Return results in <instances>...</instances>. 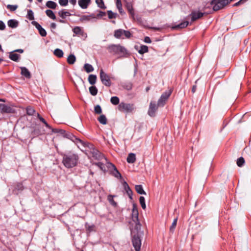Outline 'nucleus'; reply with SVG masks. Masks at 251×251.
Instances as JSON below:
<instances>
[{"label":"nucleus","instance_id":"38","mask_svg":"<svg viewBox=\"0 0 251 251\" xmlns=\"http://www.w3.org/2000/svg\"><path fill=\"white\" fill-rule=\"evenodd\" d=\"M73 31L75 34L76 35H82L83 34V31L81 28L79 26H75V27Z\"/></svg>","mask_w":251,"mask_h":251},{"label":"nucleus","instance_id":"56","mask_svg":"<svg viewBox=\"0 0 251 251\" xmlns=\"http://www.w3.org/2000/svg\"><path fill=\"white\" fill-rule=\"evenodd\" d=\"M116 6H117L118 10H122V4L121 0H116Z\"/></svg>","mask_w":251,"mask_h":251},{"label":"nucleus","instance_id":"34","mask_svg":"<svg viewBox=\"0 0 251 251\" xmlns=\"http://www.w3.org/2000/svg\"><path fill=\"white\" fill-rule=\"evenodd\" d=\"M148 51H149L148 47L145 45L141 46L140 49L138 50V52L141 54H143L145 53L148 52Z\"/></svg>","mask_w":251,"mask_h":251},{"label":"nucleus","instance_id":"10","mask_svg":"<svg viewBox=\"0 0 251 251\" xmlns=\"http://www.w3.org/2000/svg\"><path fill=\"white\" fill-rule=\"evenodd\" d=\"M107 167L109 169H112L111 170V174L114 176L115 177L117 178L121 179L122 178V175L119 171L116 168V166L111 163L107 162Z\"/></svg>","mask_w":251,"mask_h":251},{"label":"nucleus","instance_id":"44","mask_svg":"<svg viewBox=\"0 0 251 251\" xmlns=\"http://www.w3.org/2000/svg\"><path fill=\"white\" fill-rule=\"evenodd\" d=\"M111 102L114 105H117L119 103L120 100L116 96L112 97L110 99Z\"/></svg>","mask_w":251,"mask_h":251},{"label":"nucleus","instance_id":"54","mask_svg":"<svg viewBox=\"0 0 251 251\" xmlns=\"http://www.w3.org/2000/svg\"><path fill=\"white\" fill-rule=\"evenodd\" d=\"M31 23L36 27V28L38 30V31L39 30V29L42 28V26L36 21H33Z\"/></svg>","mask_w":251,"mask_h":251},{"label":"nucleus","instance_id":"43","mask_svg":"<svg viewBox=\"0 0 251 251\" xmlns=\"http://www.w3.org/2000/svg\"><path fill=\"white\" fill-rule=\"evenodd\" d=\"M123 87L128 90H131L132 88V84L131 82H126L123 85Z\"/></svg>","mask_w":251,"mask_h":251},{"label":"nucleus","instance_id":"40","mask_svg":"<svg viewBox=\"0 0 251 251\" xmlns=\"http://www.w3.org/2000/svg\"><path fill=\"white\" fill-rule=\"evenodd\" d=\"M177 222V218H176L174 220V221L172 224V225L170 227V230L171 232H174L175 229L176 228V226Z\"/></svg>","mask_w":251,"mask_h":251},{"label":"nucleus","instance_id":"46","mask_svg":"<svg viewBox=\"0 0 251 251\" xmlns=\"http://www.w3.org/2000/svg\"><path fill=\"white\" fill-rule=\"evenodd\" d=\"M85 226L86 228V230L89 232L94 231L95 227L94 225H89L87 223L85 224Z\"/></svg>","mask_w":251,"mask_h":251},{"label":"nucleus","instance_id":"14","mask_svg":"<svg viewBox=\"0 0 251 251\" xmlns=\"http://www.w3.org/2000/svg\"><path fill=\"white\" fill-rule=\"evenodd\" d=\"M204 13L200 11H193L189 15L191 18V22H193L200 18H201L204 15Z\"/></svg>","mask_w":251,"mask_h":251},{"label":"nucleus","instance_id":"29","mask_svg":"<svg viewBox=\"0 0 251 251\" xmlns=\"http://www.w3.org/2000/svg\"><path fill=\"white\" fill-rule=\"evenodd\" d=\"M97 76L95 75H90L88 77V81L90 84L93 85L96 83L97 80Z\"/></svg>","mask_w":251,"mask_h":251},{"label":"nucleus","instance_id":"17","mask_svg":"<svg viewBox=\"0 0 251 251\" xmlns=\"http://www.w3.org/2000/svg\"><path fill=\"white\" fill-rule=\"evenodd\" d=\"M91 2V0H78L79 6L82 9H86Z\"/></svg>","mask_w":251,"mask_h":251},{"label":"nucleus","instance_id":"28","mask_svg":"<svg viewBox=\"0 0 251 251\" xmlns=\"http://www.w3.org/2000/svg\"><path fill=\"white\" fill-rule=\"evenodd\" d=\"M67 62L68 64L72 65L75 63L76 60V58L74 54H71L67 58Z\"/></svg>","mask_w":251,"mask_h":251},{"label":"nucleus","instance_id":"21","mask_svg":"<svg viewBox=\"0 0 251 251\" xmlns=\"http://www.w3.org/2000/svg\"><path fill=\"white\" fill-rule=\"evenodd\" d=\"M44 133V131H42L39 126H37L34 127V129L31 132V135L33 137L41 135Z\"/></svg>","mask_w":251,"mask_h":251},{"label":"nucleus","instance_id":"16","mask_svg":"<svg viewBox=\"0 0 251 251\" xmlns=\"http://www.w3.org/2000/svg\"><path fill=\"white\" fill-rule=\"evenodd\" d=\"M51 131L53 133H59L60 135H62L64 137H67V138H69L71 136V135H70V134L67 133L66 132V131L64 129L52 128L51 129Z\"/></svg>","mask_w":251,"mask_h":251},{"label":"nucleus","instance_id":"37","mask_svg":"<svg viewBox=\"0 0 251 251\" xmlns=\"http://www.w3.org/2000/svg\"><path fill=\"white\" fill-rule=\"evenodd\" d=\"M99 122L102 124L105 125L107 123V119L104 115H101L98 118Z\"/></svg>","mask_w":251,"mask_h":251},{"label":"nucleus","instance_id":"2","mask_svg":"<svg viewBox=\"0 0 251 251\" xmlns=\"http://www.w3.org/2000/svg\"><path fill=\"white\" fill-rule=\"evenodd\" d=\"M140 229L137 230V233L134 234V231H131L132 235V245L135 249V251H140L141 246V236L142 234V232H140L138 230Z\"/></svg>","mask_w":251,"mask_h":251},{"label":"nucleus","instance_id":"64","mask_svg":"<svg viewBox=\"0 0 251 251\" xmlns=\"http://www.w3.org/2000/svg\"><path fill=\"white\" fill-rule=\"evenodd\" d=\"M196 89H197V85H193L192 87V92L193 93H194L196 92Z\"/></svg>","mask_w":251,"mask_h":251},{"label":"nucleus","instance_id":"18","mask_svg":"<svg viewBox=\"0 0 251 251\" xmlns=\"http://www.w3.org/2000/svg\"><path fill=\"white\" fill-rule=\"evenodd\" d=\"M126 7L132 19H134V9L132 6V4L130 2H127Z\"/></svg>","mask_w":251,"mask_h":251},{"label":"nucleus","instance_id":"61","mask_svg":"<svg viewBox=\"0 0 251 251\" xmlns=\"http://www.w3.org/2000/svg\"><path fill=\"white\" fill-rule=\"evenodd\" d=\"M144 42L147 43H151V41L149 37L146 36L144 38Z\"/></svg>","mask_w":251,"mask_h":251},{"label":"nucleus","instance_id":"19","mask_svg":"<svg viewBox=\"0 0 251 251\" xmlns=\"http://www.w3.org/2000/svg\"><path fill=\"white\" fill-rule=\"evenodd\" d=\"M96 18V16L94 14H91L89 15H82L79 20L81 22H83L84 21H89L92 19Z\"/></svg>","mask_w":251,"mask_h":251},{"label":"nucleus","instance_id":"51","mask_svg":"<svg viewBox=\"0 0 251 251\" xmlns=\"http://www.w3.org/2000/svg\"><path fill=\"white\" fill-rule=\"evenodd\" d=\"M6 7L7 9H9L11 11H14L18 8V6L16 5L11 4H8Z\"/></svg>","mask_w":251,"mask_h":251},{"label":"nucleus","instance_id":"25","mask_svg":"<svg viewBox=\"0 0 251 251\" xmlns=\"http://www.w3.org/2000/svg\"><path fill=\"white\" fill-rule=\"evenodd\" d=\"M189 25V22L188 21H184L181 22L179 24H178L174 26H173L174 29H178V28H183L188 26Z\"/></svg>","mask_w":251,"mask_h":251},{"label":"nucleus","instance_id":"35","mask_svg":"<svg viewBox=\"0 0 251 251\" xmlns=\"http://www.w3.org/2000/svg\"><path fill=\"white\" fill-rule=\"evenodd\" d=\"M57 5V4L53 1L50 0V1H47L46 3V6L50 8L51 9H55Z\"/></svg>","mask_w":251,"mask_h":251},{"label":"nucleus","instance_id":"23","mask_svg":"<svg viewBox=\"0 0 251 251\" xmlns=\"http://www.w3.org/2000/svg\"><path fill=\"white\" fill-rule=\"evenodd\" d=\"M126 161L128 163H133L136 161V156L133 153H130L128 154L126 158Z\"/></svg>","mask_w":251,"mask_h":251},{"label":"nucleus","instance_id":"49","mask_svg":"<svg viewBox=\"0 0 251 251\" xmlns=\"http://www.w3.org/2000/svg\"><path fill=\"white\" fill-rule=\"evenodd\" d=\"M108 18L110 19H115L116 17L117 14L113 12L111 10L107 11Z\"/></svg>","mask_w":251,"mask_h":251},{"label":"nucleus","instance_id":"36","mask_svg":"<svg viewBox=\"0 0 251 251\" xmlns=\"http://www.w3.org/2000/svg\"><path fill=\"white\" fill-rule=\"evenodd\" d=\"M26 113L28 115H33L35 113V110L31 106H28L26 108Z\"/></svg>","mask_w":251,"mask_h":251},{"label":"nucleus","instance_id":"57","mask_svg":"<svg viewBox=\"0 0 251 251\" xmlns=\"http://www.w3.org/2000/svg\"><path fill=\"white\" fill-rule=\"evenodd\" d=\"M59 3L62 6H66L68 3V0H59Z\"/></svg>","mask_w":251,"mask_h":251},{"label":"nucleus","instance_id":"63","mask_svg":"<svg viewBox=\"0 0 251 251\" xmlns=\"http://www.w3.org/2000/svg\"><path fill=\"white\" fill-rule=\"evenodd\" d=\"M43 124L45 125V126H46L47 128H48L49 129H51V130L52 129V128L51 127V126H50V125L47 123V122L46 121H45V123H44Z\"/></svg>","mask_w":251,"mask_h":251},{"label":"nucleus","instance_id":"45","mask_svg":"<svg viewBox=\"0 0 251 251\" xmlns=\"http://www.w3.org/2000/svg\"><path fill=\"white\" fill-rule=\"evenodd\" d=\"M139 202L141 205L142 208L143 209H145L146 208V203H145V199L144 197L141 196L139 198Z\"/></svg>","mask_w":251,"mask_h":251},{"label":"nucleus","instance_id":"59","mask_svg":"<svg viewBox=\"0 0 251 251\" xmlns=\"http://www.w3.org/2000/svg\"><path fill=\"white\" fill-rule=\"evenodd\" d=\"M105 15H106V13L105 12L100 11H99V14H98L96 16V18H99V17H102L105 16Z\"/></svg>","mask_w":251,"mask_h":251},{"label":"nucleus","instance_id":"8","mask_svg":"<svg viewBox=\"0 0 251 251\" xmlns=\"http://www.w3.org/2000/svg\"><path fill=\"white\" fill-rule=\"evenodd\" d=\"M172 93V91L171 90H170L168 91H165L164 92L159 99L158 101H157V105L158 106L160 107H163L164 106L165 104L166 103V102L167 101V100L169 98V97L171 96V94Z\"/></svg>","mask_w":251,"mask_h":251},{"label":"nucleus","instance_id":"48","mask_svg":"<svg viewBox=\"0 0 251 251\" xmlns=\"http://www.w3.org/2000/svg\"><path fill=\"white\" fill-rule=\"evenodd\" d=\"M73 138L75 139L74 140H73V141L74 142H75L76 144H80L81 145H82L84 147H85L86 146V143H84L83 141H82L81 140L78 139V138H77L75 136H73Z\"/></svg>","mask_w":251,"mask_h":251},{"label":"nucleus","instance_id":"62","mask_svg":"<svg viewBox=\"0 0 251 251\" xmlns=\"http://www.w3.org/2000/svg\"><path fill=\"white\" fill-rule=\"evenodd\" d=\"M37 118L43 123H45L46 121L45 120L43 117H42L39 113H37Z\"/></svg>","mask_w":251,"mask_h":251},{"label":"nucleus","instance_id":"12","mask_svg":"<svg viewBox=\"0 0 251 251\" xmlns=\"http://www.w3.org/2000/svg\"><path fill=\"white\" fill-rule=\"evenodd\" d=\"M13 187L12 191L13 193L15 195H18L19 193L24 189V187L22 182H16L13 184Z\"/></svg>","mask_w":251,"mask_h":251},{"label":"nucleus","instance_id":"22","mask_svg":"<svg viewBox=\"0 0 251 251\" xmlns=\"http://www.w3.org/2000/svg\"><path fill=\"white\" fill-rule=\"evenodd\" d=\"M7 25L10 27L14 28L18 26L19 22L16 20L11 19L8 21Z\"/></svg>","mask_w":251,"mask_h":251},{"label":"nucleus","instance_id":"24","mask_svg":"<svg viewBox=\"0 0 251 251\" xmlns=\"http://www.w3.org/2000/svg\"><path fill=\"white\" fill-rule=\"evenodd\" d=\"M20 55L18 54L14 53V52H11L9 54V58L14 61L17 62L19 61Z\"/></svg>","mask_w":251,"mask_h":251},{"label":"nucleus","instance_id":"5","mask_svg":"<svg viewBox=\"0 0 251 251\" xmlns=\"http://www.w3.org/2000/svg\"><path fill=\"white\" fill-rule=\"evenodd\" d=\"M230 3L228 0H212L211 4L213 6L214 11H218L223 8Z\"/></svg>","mask_w":251,"mask_h":251},{"label":"nucleus","instance_id":"32","mask_svg":"<svg viewBox=\"0 0 251 251\" xmlns=\"http://www.w3.org/2000/svg\"><path fill=\"white\" fill-rule=\"evenodd\" d=\"M45 12L47 15L50 19L54 20L56 19V16L52 10L48 9L46 10Z\"/></svg>","mask_w":251,"mask_h":251},{"label":"nucleus","instance_id":"42","mask_svg":"<svg viewBox=\"0 0 251 251\" xmlns=\"http://www.w3.org/2000/svg\"><path fill=\"white\" fill-rule=\"evenodd\" d=\"M96 2L97 4L98 7H99L100 8L103 9H106V7L104 4L103 0H96Z\"/></svg>","mask_w":251,"mask_h":251},{"label":"nucleus","instance_id":"1","mask_svg":"<svg viewBox=\"0 0 251 251\" xmlns=\"http://www.w3.org/2000/svg\"><path fill=\"white\" fill-rule=\"evenodd\" d=\"M62 163L67 168H72L76 166L79 159L77 154L70 151L62 154Z\"/></svg>","mask_w":251,"mask_h":251},{"label":"nucleus","instance_id":"13","mask_svg":"<svg viewBox=\"0 0 251 251\" xmlns=\"http://www.w3.org/2000/svg\"><path fill=\"white\" fill-rule=\"evenodd\" d=\"M158 105H156L155 102L151 101L150 104L149 108L148 110V114L151 117L155 116V113L158 109Z\"/></svg>","mask_w":251,"mask_h":251},{"label":"nucleus","instance_id":"30","mask_svg":"<svg viewBox=\"0 0 251 251\" xmlns=\"http://www.w3.org/2000/svg\"><path fill=\"white\" fill-rule=\"evenodd\" d=\"M115 195H109L107 197V200L109 201V203L113 205V206H116L117 205V203L116 202H115L113 198L115 197Z\"/></svg>","mask_w":251,"mask_h":251},{"label":"nucleus","instance_id":"41","mask_svg":"<svg viewBox=\"0 0 251 251\" xmlns=\"http://www.w3.org/2000/svg\"><path fill=\"white\" fill-rule=\"evenodd\" d=\"M245 162L244 158L243 157H240L237 159L236 163L238 166L241 167L244 165Z\"/></svg>","mask_w":251,"mask_h":251},{"label":"nucleus","instance_id":"33","mask_svg":"<svg viewBox=\"0 0 251 251\" xmlns=\"http://www.w3.org/2000/svg\"><path fill=\"white\" fill-rule=\"evenodd\" d=\"M53 53L56 56L58 57V58L62 57L64 54L63 51L59 49H55L54 50Z\"/></svg>","mask_w":251,"mask_h":251},{"label":"nucleus","instance_id":"20","mask_svg":"<svg viewBox=\"0 0 251 251\" xmlns=\"http://www.w3.org/2000/svg\"><path fill=\"white\" fill-rule=\"evenodd\" d=\"M20 69L21 70L22 75L25 76L27 78H30L31 77V74L26 68L25 67H20Z\"/></svg>","mask_w":251,"mask_h":251},{"label":"nucleus","instance_id":"53","mask_svg":"<svg viewBox=\"0 0 251 251\" xmlns=\"http://www.w3.org/2000/svg\"><path fill=\"white\" fill-rule=\"evenodd\" d=\"M40 35L42 37H45L47 35V32L43 27L38 31Z\"/></svg>","mask_w":251,"mask_h":251},{"label":"nucleus","instance_id":"58","mask_svg":"<svg viewBox=\"0 0 251 251\" xmlns=\"http://www.w3.org/2000/svg\"><path fill=\"white\" fill-rule=\"evenodd\" d=\"M245 1H244V0H240L239 1H238V2L235 3L233 5V6L234 7H237V6H238L241 4H243L244 3H245Z\"/></svg>","mask_w":251,"mask_h":251},{"label":"nucleus","instance_id":"26","mask_svg":"<svg viewBox=\"0 0 251 251\" xmlns=\"http://www.w3.org/2000/svg\"><path fill=\"white\" fill-rule=\"evenodd\" d=\"M136 191L141 195H146V192L144 190L142 185H136L135 186Z\"/></svg>","mask_w":251,"mask_h":251},{"label":"nucleus","instance_id":"9","mask_svg":"<svg viewBox=\"0 0 251 251\" xmlns=\"http://www.w3.org/2000/svg\"><path fill=\"white\" fill-rule=\"evenodd\" d=\"M123 35H124L126 38H129L131 36V33L128 30L119 29L115 30L114 31V36L116 38L120 39L122 38Z\"/></svg>","mask_w":251,"mask_h":251},{"label":"nucleus","instance_id":"55","mask_svg":"<svg viewBox=\"0 0 251 251\" xmlns=\"http://www.w3.org/2000/svg\"><path fill=\"white\" fill-rule=\"evenodd\" d=\"M31 23L36 27V28L38 30V31L39 30V29L42 28V26L36 21H33Z\"/></svg>","mask_w":251,"mask_h":251},{"label":"nucleus","instance_id":"4","mask_svg":"<svg viewBox=\"0 0 251 251\" xmlns=\"http://www.w3.org/2000/svg\"><path fill=\"white\" fill-rule=\"evenodd\" d=\"M138 210L136 203H133L132 210V219L135 224V229H138L141 228V224L138 219Z\"/></svg>","mask_w":251,"mask_h":251},{"label":"nucleus","instance_id":"47","mask_svg":"<svg viewBox=\"0 0 251 251\" xmlns=\"http://www.w3.org/2000/svg\"><path fill=\"white\" fill-rule=\"evenodd\" d=\"M27 18H28L29 20H33L34 19V14L33 11L29 9L27 10Z\"/></svg>","mask_w":251,"mask_h":251},{"label":"nucleus","instance_id":"7","mask_svg":"<svg viewBox=\"0 0 251 251\" xmlns=\"http://www.w3.org/2000/svg\"><path fill=\"white\" fill-rule=\"evenodd\" d=\"M100 77L102 83L106 87H110L111 85V81L109 75L105 73L103 69L100 70Z\"/></svg>","mask_w":251,"mask_h":251},{"label":"nucleus","instance_id":"11","mask_svg":"<svg viewBox=\"0 0 251 251\" xmlns=\"http://www.w3.org/2000/svg\"><path fill=\"white\" fill-rule=\"evenodd\" d=\"M0 112L1 113L12 114L15 112V109L9 105L0 103Z\"/></svg>","mask_w":251,"mask_h":251},{"label":"nucleus","instance_id":"39","mask_svg":"<svg viewBox=\"0 0 251 251\" xmlns=\"http://www.w3.org/2000/svg\"><path fill=\"white\" fill-rule=\"evenodd\" d=\"M89 92L92 96H96L98 93V89L96 86H92L89 87Z\"/></svg>","mask_w":251,"mask_h":251},{"label":"nucleus","instance_id":"6","mask_svg":"<svg viewBox=\"0 0 251 251\" xmlns=\"http://www.w3.org/2000/svg\"><path fill=\"white\" fill-rule=\"evenodd\" d=\"M118 109L122 112L130 113L134 109L133 104L121 102L118 105Z\"/></svg>","mask_w":251,"mask_h":251},{"label":"nucleus","instance_id":"50","mask_svg":"<svg viewBox=\"0 0 251 251\" xmlns=\"http://www.w3.org/2000/svg\"><path fill=\"white\" fill-rule=\"evenodd\" d=\"M94 111L96 114H100L102 112V110L100 106V105H97L96 106H95Z\"/></svg>","mask_w":251,"mask_h":251},{"label":"nucleus","instance_id":"15","mask_svg":"<svg viewBox=\"0 0 251 251\" xmlns=\"http://www.w3.org/2000/svg\"><path fill=\"white\" fill-rule=\"evenodd\" d=\"M123 186L124 188L125 191H126V193L128 195L129 198L132 200L133 199L132 198V195L133 192L131 189L130 188L128 184L127 183V182L125 181H124L123 182Z\"/></svg>","mask_w":251,"mask_h":251},{"label":"nucleus","instance_id":"3","mask_svg":"<svg viewBox=\"0 0 251 251\" xmlns=\"http://www.w3.org/2000/svg\"><path fill=\"white\" fill-rule=\"evenodd\" d=\"M107 49L109 53L114 54H124L126 51V49L120 45L112 44L109 45Z\"/></svg>","mask_w":251,"mask_h":251},{"label":"nucleus","instance_id":"52","mask_svg":"<svg viewBox=\"0 0 251 251\" xmlns=\"http://www.w3.org/2000/svg\"><path fill=\"white\" fill-rule=\"evenodd\" d=\"M95 164L98 167H99L100 169L101 170L103 171H105V168L104 165L103 163H102L100 162H99L98 163H96Z\"/></svg>","mask_w":251,"mask_h":251},{"label":"nucleus","instance_id":"60","mask_svg":"<svg viewBox=\"0 0 251 251\" xmlns=\"http://www.w3.org/2000/svg\"><path fill=\"white\" fill-rule=\"evenodd\" d=\"M5 28V25L4 23L2 21H0V30H3Z\"/></svg>","mask_w":251,"mask_h":251},{"label":"nucleus","instance_id":"27","mask_svg":"<svg viewBox=\"0 0 251 251\" xmlns=\"http://www.w3.org/2000/svg\"><path fill=\"white\" fill-rule=\"evenodd\" d=\"M58 15L63 19H65L66 17L71 15V14L69 12L65 11V10H62L59 11Z\"/></svg>","mask_w":251,"mask_h":251},{"label":"nucleus","instance_id":"31","mask_svg":"<svg viewBox=\"0 0 251 251\" xmlns=\"http://www.w3.org/2000/svg\"><path fill=\"white\" fill-rule=\"evenodd\" d=\"M84 69L88 73H91L94 71L93 67L90 64L86 63L84 66Z\"/></svg>","mask_w":251,"mask_h":251}]
</instances>
